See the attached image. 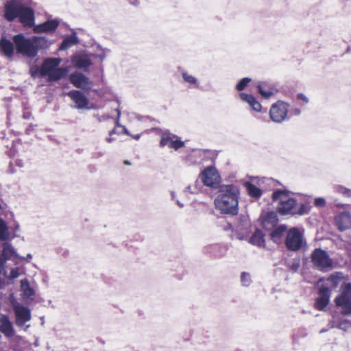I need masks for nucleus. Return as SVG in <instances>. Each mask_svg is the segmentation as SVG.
Returning a JSON list of instances; mask_svg holds the SVG:
<instances>
[{"mask_svg":"<svg viewBox=\"0 0 351 351\" xmlns=\"http://www.w3.org/2000/svg\"><path fill=\"white\" fill-rule=\"evenodd\" d=\"M12 40L17 53L32 59L38 56L39 50L47 49L51 44L45 36L27 38L23 34L14 35Z\"/></svg>","mask_w":351,"mask_h":351,"instance_id":"1","label":"nucleus"},{"mask_svg":"<svg viewBox=\"0 0 351 351\" xmlns=\"http://www.w3.org/2000/svg\"><path fill=\"white\" fill-rule=\"evenodd\" d=\"M31 0H10L5 5V18L12 21L19 18L20 22L27 27L34 26V11L28 5Z\"/></svg>","mask_w":351,"mask_h":351,"instance_id":"2","label":"nucleus"},{"mask_svg":"<svg viewBox=\"0 0 351 351\" xmlns=\"http://www.w3.org/2000/svg\"><path fill=\"white\" fill-rule=\"evenodd\" d=\"M219 193L215 199L216 208L223 214L237 215L240 194L238 186L234 184L223 185L220 187Z\"/></svg>","mask_w":351,"mask_h":351,"instance_id":"3","label":"nucleus"},{"mask_svg":"<svg viewBox=\"0 0 351 351\" xmlns=\"http://www.w3.org/2000/svg\"><path fill=\"white\" fill-rule=\"evenodd\" d=\"M61 63L60 58H48L41 64V77H48L50 82L58 81L67 73L65 68L58 67Z\"/></svg>","mask_w":351,"mask_h":351,"instance_id":"4","label":"nucleus"},{"mask_svg":"<svg viewBox=\"0 0 351 351\" xmlns=\"http://www.w3.org/2000/svg\"><path fill=\"white\" fill-rule=\"evenodd\" d=\"M291 191L288 190L277 189L272 193V200L279 202L277 207V211L280 215H286L291 214L293 215L297 201L293 197H290Z\"/></svg>","mask_w":351,"mask_h":351,"instance_id":"5","label":"nucleus"},{"mask_svg":"<svg viewBox=\"0 0 351 351\" xmlns=\"http://www.w3.org/2000/svg\"><path fill=\"white\" fill-rule=\"evenodd\" d=\"M285 243L287 248L293 252H298L303 247H306L304 234L298 228H291L287 231Z\"/></svg>","mask_w":351,"mask_h":351,"instance_id":"6","label":"nucleus"},{"mask_svg":"<svg viewBox=\"0 0 351 351\" xmlns=\"http://www.w3.org/2000/svg\"><path fill=\"white\" fill-rule=\"evenodd\" d=\"M313 267L322 271H327L332 267L333 261L326 250L315 248L311 254Z\"/></svg>","mask_w":351,"mask_h":351,"instance_id":"7","label":"nucleus"},{"mask_svg":"<svg viewBox=\"0 0 351 351\" xmlns=\"http://www.w3.org/2000/svg\"><path fill=\"white\" fill-rule=\"evenodd\" d=\"M335 303L341 308L344 315H351V283H345L341 287V293L335 299Z\"/></svg>","mask_w":351,"mask_h":351,"instance_id":"8","label":"nucleus"},{"mask_svg":"<svg viewBox=\"0 0 351 351\" xmlns=\"http://www.w3.org/2000/svg\"><path fill=\"white\" fill-rule=\"evenodd\" d=\"M199 178L205 186L212 189L218 188L221 182V177L217 170L212 165L206 167L201 172Z\"/></svg>","mask_w":351,"mask_h":351,"instance_id":"9","label":"nucleus"},{"mask_svg":"<svg viewBox=\"0 0 351 351\" xmlns=\"http://www.w3.org/2000/svg\"><path fill=\"white\" fill-rule=\"evenodd\" d=\"M289 106L288 103L281 100L272 104L269 110L271 119L278 123L283 122L287 119Z\"/></svg>","mask_w":351,"mask_h":351,"instance_id":"10","label":"nucleus"},{"mask_svg":"<svg viewBox=\"0 0 351 351\" xmlns=\"http://www.w3.org/2000/svg\"><path fill=\"white\" fill-rule=\"evenodd\" d=\"M13 311L15 315V324L19 327L24 326L25 324L32 319L30 309L22 304L14 305Z\"/></svg>","mask_w":351,"mask_h":351,"instance_id":"11","label":"nucleus"},{"mask_svg":"<svg viewBox=\"0 0 351 351\" xmlns=\"http://www.w3.org/2000/svg\"><path fill=\"white\" fill-rule=\"evenodd\" d=\"M331 289L326 285H322L319 288L318 296L315 302V307L319 311H325L329 304L331 296Z\"/></svg>","mask_w":351,"mask_h":351,"instance_id":"12","label":"nucleus"},{"mask_svg":"<svg viewBox=\"0 0 351 351\" xmlns=\"http://www.w3.org/2000/svg\"><path fill=\"white\" fill-rule=\"evenodd\" d=\"M71 83L76 88L88 91L93 86L92 81L80 72H74L69 75Z\"/></svg>","mask_w":351,"mask_h":351,"instance_id":"13","label":"nucleus"},{"mask_svg":"<svg viewBox=\"0 0 351 351\" xmlns=\"http://www.w3.org/2000/svg\"><path fill=\"white\" fill-rule=\"evenodd\" d=\"M68 97L75 103V108L77 110H89V101L86 96L80 90H72L67 93Z\"/></svg>","mask_w":351,"mask_h":351,"instance_id":"14","label":"nucleus"},{"mask_svg":"<svg viewBox=\"0 0 351 351\" xmlns=\"http://www.w3.org/2000/svg\"><path fill=\"white\" fill-rule=\"evenodd\" d=\"M160 146L161 147L167 146L174 150H178L184 146V142L181 141L180 138L174 134L164 133L160 138Z\"/></svg>","mask_w":351,"mask_h":351,"instance_id":"15","label":"nucleus"},{"mask_svg":"<svg viewBox=\"0 0 351 351\" xmlns=\"http://www.w3.org/2000/svg\"><path fill=\"white\" fill-rule=\"evenodd\" d=\"M213 152L206 149H195L188 156V160L191 164H203L204 162L212 160Z\"/></svg>","mask_w":351,"mask_h":351,"instance_id":"16","label":"nucleus"},{"mask_svg":"<svg viewBox=\"0 0 351 351\" xmlns=\"http://www.w3.org/2000/svg\"><path fill=\"white\" fill-rule=\"evenodd\" d=\"M335 222L339 230H348L351 227V213L348 211L339 213L335 217Z\"/></svg>","mask_w":351,"mask_h":351,"instance_id":"17","label":"nucleus"},{"mask_svg":"<svg viewBox=\"0 0 351 351\" xmlns=\"http://www.w3.org/2000/svg\"><path fill=\"white\" fill-rule=\"evenodd\" d=\"M60 21L57 19L47 20L45 22L34 25L33 30L35 33H50L54 32L58 27Z\"/></svg>","mask_w":351,"mask_h":351,"instance_id":"18","label":"nucleus"},{"mask_svg":"<svg viewBox=\"0 0 351 351\" xmlns=\"http://www.w3.org/2000/svg\"><path fill=\"white\" fill-rule=\"evenodd\" d=\"M2 252L0 254V257L5 261V263L8 260L18 258V259H25L24 256H19L15 248L12 246L11 243H3L1 245Z\"/></svg>","mask_w":351,"mask_h":351,"instance_id":"19","label":"nucleus"},{"mask_svg":"<svg viewBox=\"0 0 351 351\" xmlns=\"http://www.w3.org/2000/svg\"><path fill=\"white\" fill-rule=\"evenodd\" d=\"M0 332L8 337L14 335L13 326L8 315L3 314L0 315Z\"/></svg>","mask_w":351,"mask_h":351,"instance_id":"20","label":"nucleus"},{"mask_svg":"<svg viewBox=\"0 0 351 351\" xmlns=\"http://www.w3.org/2000/svg\"><path fill=\"white\" fill-rule=\"evenodd\" d=\"M14 43H13L5 38H1L0 40V49L3 55L8 58H11L14 56Z\"/></svg>","mask_w":351,"mask_h":351,"instance_id":"21","label":"nucleus"},{"mask_svg":"<svg viewBox=\"0 0 351 351\" xmlns=\"http://www.w3.org/2000/svg\"><path fill=\"white\" fill-rule=\"evenodd\" d=\"M240 99L245 101L249 104V106L256 112H261L262 109V106L261 104L256 100V99L250 94L246 93H240L239 95Z\"/></svg>","mask_w":351,"mask_h":351,"instance_id":"22","label":"nucleus"},{"mask_svg":"<svg viewBox=\"0 0 351 351\" xmlns=\"http://www.w3.org/2000/svg\"><path fill=\"white\" fill-rule=\"evenodd\" d=\"M257 89L259 94L265 99H269L270 97L274 95L275 93L274 87L267 83L261 82L257 85Z\"/></svg>","mask_w":351,"mask_h":351,"instance_id":"23","label":"nucleus"},{"mask_svg":"<svg viewBox=\"0 0 351 351\" xmlns=\"http://www.w3.org/2000/svg\"><path fill=\"white\" fill-rule=\"evenodd\" d=\"M75 66L85 71L92 64L90 60L86 55H79L73 59Z\"/></svg>","mask_w":351,"mask_h":351,"instance_id":"24","label":"nucleus"},{"mask_svg":"<svg viewBox=\"0 0 351 351\" xmlns=\"http://www.w3.org/2000/svg\"><path fill=\"white\" fill-rule=\"evenodd\" d=\"M21 291L23 297L28 299L35 295V291L31 287L29 282L27 278L21 280Z\"/></svg>","mask_w":351,"mask_h":351,"instance_id":"25","label":"nucleus"},{"mask_svg":"<svg viewBox=\"0 0 351 351\" xmlns=\"http://www.w3.org/2000/svg\"><path fill=\"white\" fill-rule=\"evenodd\" d=\"M79 43L78 38L75 32H73L71 35L66 37L59 47L60 50H66L73 45H75Z\"/></svg>","mask_w":351,"mask_h":351,"instance_id":"26","label":"nucleus"},{"mask_svg":"<svg viewBox=\"0 0 351 351\" xmlns=\"http://www.w3.org/2000/svg\"><path fill=\"white\" fill-rule=\"evenodd\" d=\"M245 186L247 191L248 195L254 198L258 199L261 197L263 192L262 190L255 186L254 184L247 182Z\"/></svg>","mask_w":351,"mask_h":351,"instance_id":"27","label":"nucleus"},{"mask_svg":"<svg viewBox=\"0 0 351 351\" xmlns=\"http://www.w3.org/2000/svg\"><path fill=\"white\" fill-rule=\"evenodd\" d=\"M250 243L252 245L261 247L264 245V234L260 230H256L250 239Z\"/></svg>","mask_w":351,"mask_h":351,"instance_id":"28","label":"nucleus"},{"mask_svg":"<svg viewBox=\"0 0 351 351\" xmlns=\"http://www.w3.org/2000/svg\"><path fill=\"white\" fill-rule=\"evenodd\" d=\"M343 278V275L341 272H335L328 276L327 281L331 283V290L335 289L338 287Z\"/></svg>","mask_w":351,"mask_h":351,"instance_id":"29","label":"nucleus"},{"mask_svg":"<svg viewBox=\"0 0 351 351\" xmlns=\"http://www.w3.org/2000/svg\"><path fill=\"white\" fill-rule=\"evenodd\" d=\"M286 230L287 226L285 225H280L271 232V239L275 243L278 242Z\"/></svg>","mask_w":351,"mask_h":351,"instance_id":"30","label":"nucleus"},{"mask_svg":"<svg viewBox=\"0 0 351 351\" xmlns=\"http://www.w3.org/2000/svg\"><path fill=\"white\" fill-rule=\"evenodd\" d=\"M10 239V232L5 221L0 218V241H5Z\"/></svg>","mask_w":351,"mask_h":351,"instance_id":"31","label":"nucleus"},{"mask_svg":"<svg viewBox=\"0 0 351 351\" xmlns=\"http://www.w3.org/2000/svg\"><path fill=\"white\" fill-rule=\"evenodd\" d=\"M182 77L184 82L189 84L191 86L198 87V81L195 76L188 73L186 71H183L182 72Z\"/></svg>","mask_w":351,"mask_h":351,"instance_id":"32","label":"nucleus"},{"mask_svg":"<svg viewBox=\"0 0 351 351\" xmlns=\"http://www.w3.org/2000/svg\"><path fill=\"white\" fill-rule=\"evenodd\" d=\"M334 191L337 193L341 195L343 197H351V189L346 188L342 185H337L334 186Z\"/></svg>","mask_w":351,"mask_h":351,"instance_id":"33","label":"nucleus"},{"mask_svg":"<svg viewBox=\"0 0 351 351\" xmlns=\"http://www.w3.org/2000/svg\"><path fill=\"white\" fill-rule=\"evenodd\" d=\"M252 277L250 273L243 271L241 274V282L243 287H247L252 283Z\"/></svg>","mask_w":351,"mask_h":351,"instance_id":"34","label":"nucleus"},{"mask_svg":"<svg viewBox=\"0 0 351 351\" xmlns=\"http://www.w3.org/2000/svg\"><path fill=\"white\" fill-rule=\"evenodd\" d=\"M343 331H347L351 327V323L347 319H339L335 326H332Z\"/></svg>","mask_w":351,"mask_h":351,"instance_id":"35","label":"nucleus"},{"mask_svg":"<svg viewBox=\"0 0 351 351\" xmlns=\"http://www.w3.org/2000/svg\"><path fill=\"white\" fill-rule=\"evenodd\" d=\"M201 189V182H199L198 180H196L194 182V184L193 185H189L186 190L189 191L190 193L192 194H196L200 191Z\"/></svg>","mask_w":351,"mask_h":351,"instance_id":"36","label":"nucleus"},{"mask_svg":"<svg viewBox=\"0 0 351 351\" xmlns=\"http://www.w3.org/2000/svg\"><path fill=\"white\" fill-rule=\"evenodd\" d=\"M252 81V79L250 77H243L242 78L237 84L236 89L238 91L243 90L249 84V83Z\"/></svg>","mask_w":351,"mask_h":351,"instance_id":"37","label":"nucleus"},{"mask_svg":"<svg viewBox=\"0 0 351 351\" xmlns=\"http://www.w3.org/2000/svg\"><path fill=\"white\" fill-rule=\"evenodd\" d=\"M29 73L34 78H36L38 75L41 77V66L39 67L37 65L32 66L29 69Z\"/></svg>","mask_w":351,"mask_h":351,"instance_id":"38","label":"nucleus"},{"mask_svg":"<svg viewBox=\"0 0 351 351\" xmlns=\"http://www.w3.org/2000/svg\"><path fill=\"white\" fill-rule=\"evenodd\" d=\"M288 266L291 271L296 272L300 266V259H293L289 262Z\"/></svg>","mask_w":351,"mask_h":351,"instance_id":"39","label":"nucleus"},{"mask_svg":"<svg viewBox=\"0 0 351 351\" xmlns=\"http://www.w3.org/2000/svg\"><path fill=\"white\" fill-rule=\"evenodd\" d=\"M308 213V209L304 204H300L299 208L296 209L295 208V210L293 213V215H303Z\"/></svg>","mask_w":351,"mask_h":351,"instance_id":"40","label":"nucleus"},{"mask_svg":"<svg viewBox=\"0 0 351 351\" xmlns=\"http://www.w3.org/2000/svg\"><path fill=\"white\" fill-rule=\"evenodd\" d=\"M97 48L100 51V53H98L96 55V58H99L101 61H102L106 58V53H109L110 50L106 48H102L101 46H98Z\"/></svg>","mask_w":351,"mask_h":351,"instance_id":"41","label":"nucleus"},{"mask_svg":"<svg viewBox=\"0 0 351 351\" xmlns=\"http://www.w3.org/2000/svg\"><path fill=\"white\" fill-rule=\"evenodd\" d=\"M20 275L19 273V267H14L12 268L10 272V275L8 276V278L10 280H14L15 278H18Z\"/></svg>","mask_w":351,"mask_h":351,"instance_id":"42","label":"nucleus"},{"mask_svg":"<svg viewBox=\"0 0 351 351\" xmlns=\"http://www.w3.org/2000/svg\"><path fill=\"white\" fill-rule=\"evenodd\" d=\"M314 204L317 207H324L326 206V200L323 197L315 198Z\"/></svg>","mask_w":351,"mask_h":351,"instance_id":"43","label":"nucleus"},{"mask_svg":"<svg viewBox=\"0 0 351 351\" xmlns=\"http://www.w3.org/2000/svg\"><path fill=\"white\" fill-rule=\"evenodd\" d=\"M20 231V225L19 223L15 222L14 226L13 228L12 232H13V238L14 237H19V235L18 234V232Z\"/></svg>","mask_w":351,"mask_h":351,"instance_id":"44","label":"nucleus"},{"mask_svg":"<svg viewBox=\"0 0 351 351\" xmlns=\"http://www.w3.org/2000/svg\"><path fill=\"white\" fill-rule=\"evenodd\" d=\"M5 261L0 257V274L3 273L6 276L7 271L5 269Z\"/></svg>","mask_w":351,"mask_h":351,"instance_id":"45","label":"nucleus"},{"mask_svg":"<svg viewBox=\"0 0 351 351\" xmlns=\"http://www.w3.org/2000/svg\"><path fill=\"white\" fill-rule=\"evenodd\" d=\"M97 117L99 122L105 121L112 118L109 114L97 115Z\"/></svg>","mask_w":351,"mask_h":351,"instance_id":"46","label":"nucleus"},{"mask_svg":"<svg viewBox=\"0 0 351 351\" xmlns=\"http://www.w3.org/2000/svg\"><path fill=\"white\" fill-rule=\"evenodd\" d=\"M297 99L303 101L305 104L308 102V98L303 93H299L297 95Z\"/></svg>","mask_w":351,"mask_h":351,"instance_id":"47","label":"nucleus"},{"mask_svg":"<svg viewBox=\"0 0 351 351\" xmlns=\"http://www.w3.org/2000/svg\"><path fill=\"white\" fill-rule=\"evenodd\" d=\"M116 112L117 113V119H116V121H115V125L117 127H120L122 125L120 123V117H121V111L119 109H116Z\"/></svg>","mask_w":351,"mask_h":351,"instance_id":"48","label":"nucleus"},{"mask_svg":"<svg viewBox=\"0 0 351 351\" xmlns=\"http://www.w3.org/2000/svg\"><path fill=\"white\" fill-rule=\"evenodd\" d=\"M129 3L134 6H138L139 5V0H127Z\"/></svg>","mask_w":351,"mask_h":351,"instance_id":"49","label":"nucleus"},{"mask_svg":"<svg viewBox=\"0 0 351 351\" xmlns=\"http://www.w3.org/2000/svg\"><path fill=\"white\" fill-rule=\"evenodd\" d=\"M295 115H300L301 114V110L299 108H295L293 110Z\"/></svg>","mask_w":351,"mask_h":351,"instance_id":"50","label":"nucleus"},{"mask_svg":"<svg viewBox=\"0 0 351 351\" xmlns=\"http://www.w3.org/2000/svg\"><path fill=\"white\" fill-rule=\"evenodd\" d=\"M25 258L23 260L29 262L32 258V255L31 254H28Z\"/></svg>","mask_w":351,"mask_h":351,"instance_id":"51","label":"nucleus"},{"mask_svg":"<svg viewBox=\"0 0 351 351\" xmlns=\"http://www.w3.org/2000/svg\"><path fill=\"white\" fill-rule=\"evenodd\" d=\"M121 127L123 128V132H124L125 134H127V135H130V134L129 131L128 130V129H127L124 125H121Z\"/></svg>","mask_w":351,"mask_h":351,"instance_id":"52","label":"nucleus"},{"mask_svg":"<svg viewBox=\"0 0 351 351\" xmlns=\"http://www.w3.org/2000/svg\"><path fill=\"white\" fill-rule=\"evenodd\" d=\"M176 202L177 204V205L180 207V208H182L184 207V204L182 203L181 202H180V200L178 199H176Z\"/></svg>","mask_w":351,"mask_h":351,"instance_id":"53","label":"nucleus"},{"mask_svg":"<svg viewBox=\"0 0 351 351\" xmlns=\"http://www.w3.org/2000/svg\"><path fill=\"white\" fill-rule=\"evenodd\" d=\"M106 141L108 142V143H112V141H114V138L111 137V136H110L109 137H107L106 138Z\"/></svg>","mask_w":351,"mask_h":351,"instance_id":"54","label":"nucleus"},{"mask_svg":"<svg viewBox=\"0 0 351 351\" xmlns=\"http://www.w3.org/2000/svg\"><path fill=\"white\" fill-rule=\"evenodd\" d=\"M171 197L173 200H176V193L174 191H171Z\"/></svg>","mask_w":351,"mask_h":351,"instance_id":"55","label":"nucleus"},{"mask_svg":"<svg viewBox=\"0 0 351 351\" xmlns=\"http://www.w3.org/2000/svg\"><path fill=\"white\" fill-rule=\"evenodd\" d=\"M34 345L35 347H38L39 346V340L38 337L36 338Z\"/></svg>","mask_w":351,"mask_h":351,"instance_id":"56","label":"nucleus"},{"mask_svg":"<svg viewBox=\"0 0 351 351\" xmlns=\"http://www.w3.org/2000/svg\"><path fill=\"white\" fill-rule=\"evenodd\" d=\"M135 140H138L140 138L141 135L140 134H136V135H130Z\"/></svg>","mask_w":351,"mask_h":351,"instance_id":"57","label":"nucleus"},{"mask_svg":"<svg viewBox=\"0 0 351 351\" xmlns=\"http://www.w3.org/2000/svg\"><path fill=\"white\" fill-rule=\"evenodd\" d=\"M351 53V45L347 47L344 53Z\"/></svg>","mask_w":351,"mask_h":351,"instance_id":"58","label":"nucleus"},{"mask_svg":"<svg viewBox=\"0 0 351 351\" xmlns=\"http://www.w3.org/2000/svg\"><path fill=\"white\" fill-rule=\"evenodd\" d=\"M29 117H30L29 113H24V114H23V118L24 119H29Z\"/></svg>","mask_w":351,"mask_h":351,"instance_id":"59","label":"nucleus"},{"mask_svg":"<svg viewBox=\"0 0 351 351\" xmlns=\"http://www.w3.org/2000/svg\"><path fill=\"white\" fill-rule=\"evenodd\" d=\"M117 133V130L115 128H114L113 130H112L110 132H109V136H112V134H116Z\"/></svg>","mask_w":351,"mask_h":351,"instance_id":"60","label":"nucleus"},{"mask_svg":"<svg viewBox=\"0 0 351 351\" xmlns=\"http://www.w3.org/2000/svg\"><path fill=\"white\" fill-rule=\"evenodd\" d=\"M29 327H30V325H29V324H28V325L25 326V327L24 328V330H25V331H26V330H27Z\"/></svg>","mask_w":351,"mask_h":351,"instance_id":"61","label":"nucleus"},{"mask_svg":"<svg viewBox=\"0 0 351 351\" xmlns=\"http://www.w3.org/2000/svg\"><path fill=\"white\" fill-rule=\"evenodd\" d=\"M326 331H327V330L323 329V330H322L320 331V333H323V332H326Z\"/></svg>","mask_w":351,"mask_h":351,"instance_id":"62","label":"nucleus"},{"mask_svg":"<svg viewBox=\"0 0 351 351\" xmlns=\"http://www.w3.org/2000/svg\"><path fill=\"white\" fill-rule=\"evenodd\" d=\"M125 164H126V165H130V162H128V161H125Z\"/></svg>","mask_w":351,"mask_h":351,"instance_id":"63","label":"nucleus"},{"mask_svg":"<svg viewBox=\"0 0 351 351\" xmlns=\"http://www.w3.org/2000/svg\"><path fill=\"white\" fill-rule=\"evenodd\" d=\"M293 341H295V336L293 337Z\"/></svg>","mask_w":351,"mask_h":351,"instance_id":"64","label":"nucleus"}]
</instances>
